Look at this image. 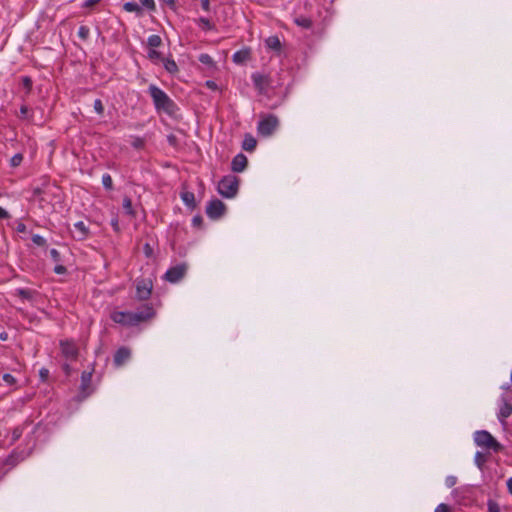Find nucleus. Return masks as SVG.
<instances>
[{"label":"nucleus","instance_id":"ea45409f","mask_svg":"<svg viewBox=\"0 0 512 512\" xmlns=\"http://www.w3.org/2000/svg\"><path fill=\"white\" fill-rule=\"evenodd\" d=\"M488 511L489 512H500V507L497 502L493 500L488 501Z\"/></svg>","mask_w":512,"mask_h":512},{"label":"nucleus","instance_id":"58836bf2","mask_svg":"<svg viewBox=\"0 0 512 512\" xmlns=\"http://www.w3.org/2000/svg\"><path fill=\"white\" fill-rule=\"evenodd\" d=\"M141 6L149 9L154 10L155 9V2L154 0H139Z\"/></svg>","mask_w":512,"mask_h":512},{"label":"nucleus","instance_id":"423d86ee","mask_svg":"<svg viewBox=\"0 0 512 512\" xmlns=\"http://www.w3.org/2000/svg\"><path fill=\"white\" fill-rule=\"evenodd\" d=\"M135 298L139 301L148 300L152 294L153 281L151 278H137L135 280Z\"/></svg>","mask_w":512,"mask_h":512},{"label":"nucleus","instance_id":"20e7f679","mask_svg":"<svg viewBox=\"0 0 512 512\" xmlns=\"http://www.w3.org/2000/svg\"><path fill=\"white\" fill-rule=\"evenodd\" d=\"M239 179L235 175H226L218 183L217 190L225 198H233L238 193Z\"/></svg>","mask_w":512,"mask_h":512},{"label":"nucleus","instance_id":"9d476101","mask_svg":"<svg viewBox=\"0 0 512 512\" xmlns=\"http://www.w3.org/2000/svg\"><path fill=\"white\" fill-rule=\"evenodd\" d=\"M61 352L66 359L75 360L78 356V348L72 341H61L60 342Z\"/></svg>","mask_w":512,"mask_h":512},{"label":"nucleus","instance_id":"39448f33","mask_svg":"<svg viewBox=\"0 0 512 512\" xmlns=\"http://www.w3.org/2000/svg\"><path fill=\"white\" fill-rule=\"evenodd\" d=\"M279 126V119L274 114H264L260 116L257 132L263 137L271 136Z\"/></svg>","mask_w":512,"mask_h":512},{"label":"nucleus","instance_id":"f257e3e1","mask_svg":"<svg viewBox=\"0 0 512 512\" xmlns=\"http://www.w3.org/2000/svg\"><path fill=\"white\" fill-rule=\"evenodd\" d=\"M156 312L151 304H144L136 312L113 311L110 318L113 322L125 327H134L154 318Z\"/></svg>","mask_w":512,"mask_h":512},{"label":"nucleus","instance_id":"a211bd4d","mask_svg":"<svg viewBox=\"0 0 512 512\" xmlns=\"http://www.w3.org/2000/svg\"><path fill=\"white\" fill-rule=\"evenodd\" d=\"M294 23L303 28V29H311L313 26V22L311 18L300 15L294 18Z\"/></svg>","mask_w":512,"mask_h":512},{"label":"nucleus","instance_id":"f704fd0d","mask_svg":"<svg viewBox=\"0 0 512 512\" xmlns=\"http://www.w3.org/2000/svg\"><path fill=\"white\" fill-rule=\"evenodd\" d=\"M2 379L3 381L8 385V386H13L16 384L17 380L16 378L9 374V373H5L3 376H2Z\"/></svg>","mask_w":512,"mask_h":512},{"label":"nucleus","instance_id":"473e14b6","mask_svg":"<svg viewBox=\"0 0 512 512\" xmlns=\"http://www.w3.org/2000/svg\"><path fill=\"white\" fill-rule=\"evenodd\" d=\"M148 58L151 60V61H157V60H161L164 59L161 55L160 52L156 51L155 49H150L148 51Z\"/></svg>","mask_w":512,"mask_h":512},{"label":"nucleus","instance_id":"0eeeda50","mask_svg":"<svg viewBox=\"0 0 512 512\" xmlns=\"http://www.w3.org/2000/svg\"><path fill=\"white\" fill-rule=\"evenodd\" d=\"M187 269L186 263L177 264L166 271L164 279L170 283H177L186 275Z\"/></svg>","mask_w":512,"mask_h":512},{"label":"nucleus","instance_id":"393cba45","mask_svg":"<svg viewBox=\"0 0 512 512\" xmlns=\"http://www.w3.org/2000/svg\"><path fill=\"white\" fill-rule=\"evenodd\" d=\"M147 44L150 48H157L162 44V39L159 35L153 34L148 37Z\"/></svg>","mask_w":512,"mask_h":512},{"label":"nucleus","instance_id":"3c124183","mask_svg":"<svg viewBox=\"0 0 512 512\" xmlns=\"http://www.w3.org/2000/svg\"><path fill=\"white\" fill-rule=\"evenodd\" d=\"M10 214L0 206V219H8Z\"/></svg>","mask_w":512,"mask_h":512},{"label":"nucleus","instance_id":"ddd939ff","mask_svg":"<svg viewBox=\"0 0 512 512\" xmlns=\"http://www.w3.org/2000/svg\"><path fill=\"white\" fill-rule=\"evenodd\" d=\"M501 402L497 416L499 421L505 424L506 419L512 414V404L505 397L501 398Z\"/></svg>","mask_w":512,"mask_h":512},{"label":"nucleus","instance_id":"c756f323","mask_svg":"<svg viewBox=\"0 0 512 512\" xmlns=\"http://www.w3.org/2000/svg\"><path fill=\"white\" fill-rule=\"evenodd\" d=\"M89 35H90L89 27H87L85 25H82L79 27V29H78L79 38H81L83 41H86L89 38Z\"/></svg>","mask_w":512,"mask_h":512},{"label":"nucleus","instance_id":"5701e85b","mask_svg":"<svg viewBox=\"0 0 512 512\" xmlns=\"http://www.w3.org/2000/svg\"><path fill=\"white\" fill-rule=\"evenodd\" d=\"M122 206L127 215H129L131 217H135V211L132 206V200L128 196H125L123 198Z\"/></svg>","mask_w":512,"mask_h":512},{"label":"nucleus","instance_id":"09e8293b","mask_svg":"<svg viewBox=\"0 0 512 512\" xmlns=\"http://www.w3.org/2000/svg\"><path fill=\"white\" fill-rule=\"evenodd\" d=\"M200 3L203 10L207 12L210 10V0H200Z\"/></svg>","mask_w":512,"mask_h":512},{"label":"nucleus","instance_id":"37998d69","mask_svg":"<svg viewBox=\"0 0 512 512\" xmlns=\"http://www.w3.org/2000/svg\"><path fill=\"white\" fill-rule=\"evenodd\" d=\"M457 483V478L455 476H448L445 479V484L447 487L451 488Z\"/></svg>","mask_w":512,"mask_h":512},{"label":"nucleus","instance_id":"13d9d810","mask_svg":"<svg viewBox=\"0 0 512 512\" xmlns=\"http://www.w3.org/2000/svg\"><path fill=\"white\" fill-rule=\"evenodd\" d=\"M112 225H113V227H114L115 229H118V221H117V220L113 221V222H112Z\"/></svg>","mask_w":512,"mask_h":512},{"label":"nucleus","instance_id":"72a5a7b5","mask_svg":"<svg viewBox=\"0 0 512 512\" xmlns=\"http://www.w3.org/2000/svg\"><path fill=\"white\" fill-rule=\"evenodd\" d=\"M486 462V457L482 452H476L475 454V463L479 468H482L484 463Z\"/></svg>","mask_w":512,"mask_h":512},{"label":"nucleus","instance_id":"f8f14e48","mask_svg":"<svg viewBox=\"0 0 512 512\" xmlns=\"http://www.w3.org/2000/svg\"><path fill=\"white\" fill-rule=\"evenodd\" d=\"M131 357V350L127 347H120L114 354L113 363L116 367L124 365Z\"/></svg>","mask_w":512,"mask_h":512},{"label":"nucleus","instance_id":"e433bc0d","mask_svg":"<svg viewBox=\"0 0 512 512\" xmlns=\"http://www.w3.org/2000/svg\"><path fill=\"white\" fill-rule=\"evenodd\" d=\"M50 257L55 263H60L62 261L60 252L55 248L50 250Z\"/></svg>","mask_w":512,"mask_h":512},{"label":"nucleus","instance_id":"6e6d98bb","mask_svg":"<svg viewBox=\"0 0 512 512\" xmlns=\"http://www.w3.org/2000/svg\"><path fill=\"white\" fill-rule=\"evenodd\" d=\"M48 374H49V371L47 369H41L40 370V375L41 377L44 379V378H47L48 377Z\"/></svg>","mask_w":512,"mask_h":512},{"label":"nucleus","instance_id":"dca6fc26","mask_svg":"<svg viewBox=\"0 0 512 512\" xmlns=\"http://www.w3.org/2000/svg\"><path fill=\"white\" fill-rule=\"evenodd\" d=\"M233 61L236 64H243L247 60L250 59V50L249 49H242L239 51H236L232 56Z\"/></svg>","mask_w":512,"mask_h":512},{"label":"nucleus","instance_id":"8fccbe9b","mask_svg":"<svg viewBox=\"0 0 512 512\" xmlns=\"http://www.w3.org/2000/svg\"><path fill=\"white\" fill-rule=\"evenodd\" d=\"M26 230H27V227H26V225H25L24 223L19 222V223L17 224V226H16V231H17V232H19V233H24V232H26Z\"/></svg>","mask_w":512,"mask_h":512},{"label":"nucleus","instance_id":"c9c22d12","mask_svg":"<svg viewBox=\"0 0 512 512\" xmlns=\"http://www.w3.org/2000/svg\"><path fill=\"white\" fill-rule=\"evenodd\" d=\"M198 59L202 64H205V65L213 64V59L209 54H205V53L200 54Z\"/></svg>","mask_w":512,"mask_h":512},{"label":"nucleus","instance_id":"4468645a","mask_svg":"<svg viewBox=\"0 0 512 512\" xmlns=\"http://www.w3.org/2000/svg\"><path fill=\"white\" fill-rule=\"evenodd\" d=\"M247 164H248L247 157L244 154L239 153L232 159L231 169L233 172L239 173V172H242L246 168Z\"/></svg>","mask_w":512,"mask_h":512},{"label":"nucleus","instance_id":"f3484780","mask_svg":"<svg viewBox=\"0 0 512 512\" xmlns=\"http://www.w3.org/2000/svg\"><path fill=\"white\" fill-rule=\"evenodd\" d=\"M74 228L77 232V239L84 240L89 235V229L83 221H78L74 224Z\"/></svg>","mask_w":512,"mask_h":512},{"label":"nucleus","instance_id":"c03bdc74","mask_svg":"<svg viewBox=\"0 0 512 512\" xmlns=\"http://www.w3.org/2000/svg\"><path fill=\"white\" fill-rule=\"evenodd\" d=\"M202 224H203V219H202V217H201V216L197 215V216H194V217H193V219H192V225H193L194 227L199 228V227H201V226H202Z\"/></svg>","mask_w":512,"mask_h":512},{"label":"nucleus","instance_id":"f03ea898","mask_svg":"<svg viewBox=\"0 0 512 512\" xmlns=\"http://www.w3.org/2000/svg\"><path fill=\"white\" fill-rule=\"evenodd\" d=\"M148 92L157 110H162L168 114L174 112V101L162 89L154 84H151L148 88Z\"/></svg>","mask_w":512,"mask_h":512},{"label":"nucleus","instance_id":"6e6552de","mask_svg":"<svg viewBox=\"0 0 512 512\" xmlns=\"http://www.w3.org/2000/svg\"><path fill=\"white\" fill-rule=\"evenodd\" d=\"M226 212V205L219 199H213L206 206V214L210 219L221 218Z\"/></svg>","mask_w":512,"mask_h":512},{"label":"nucleus","instance_id":"bb28decb","mask_svg":"<svg viewBox=\"0 0 512 512\" xmlns=\"http://www.w3.org/2000/svg\"><path fill=\"white\" fill-rule=\"evenodd\" d=\"M18 117L22 120H29L32 118V112L27 105H21Z\"/></svg>","mask_w":512,"mask_h":512},{"label":"nucleus","instance_id":"1a4fd4ad","mask_svg":"<svg viewBox=\"0 0 512 512\" xmlns=\"http://www.w3.org/2000/svg\"><path fill=\"white\" fill-rule=\"evenodd\" d=\"M251 79L253 81L255 89L258 91L259 94L267 93L271 85V79L268 75L256 72L252 74Z\"/></svg>","mask_w":512,"mask_h":512},{"label":"nucleus","instance_id":"c85d7f7f","mask_svg":"<svg viewBox=\"0 0 512 512\" xmlns=\"http://www.w3.org/2000/svg\"><path fill=\"white\" fill-rule=\"evenodd\" d=\"M102 184L106 190H112L113 189V180L110 174H104L102 176Z\"/></svg>","mask_w":512,"mask_h":512},{"label":"nucleus","instance_id":"49530a36","mask_svg":"<svg viewBox=\"0 0 512 512\" xmlns=\"http://www.w3.org/2000/svg\"><path fill=\"white\" fill-rule=\"evenodd\" d=\"M205 86L211 90H217L218 89V85L215 81L213 80H207L205 82Z\"/></svg>","mask_w":512,"mask_h":512},{"label":"nucleus","instance_id":"5fc2aeb1","mask_svg":"<svg viewBox=\"0 0 512 512\" xmlns=\"http://www.w3.org/2000/svg\"><path fill=\"white\" fill-rule=\"evenodd\" d=\"M133 146H134L135 148H140V147H142V146H143V141H142L141 139H139V138H138V139L133 143Z\"/></svg>","mask_w":512,"mask_h":512},{"label":"nucleus","instance_id":"4be33fe9","mask_svg":"<svg viewBox=\"0 0 512 512\" xmlns=\"http://www.w3.org/2000/svg\"><path fill=\"white\" fill-rule=\"evenodd\" d=\"M35 294L36 292L31 289L19 288L16 290V295L26 300H32Z\"/></svg>","mask_w":512,"mask_h":512},{"label":"nucleus","instance_id":"7c9ffc66","mask_svg":"<svg viewBox=\"0 0 512 512\" xmlns=\"http://www.w3.org/2000/svg\"><path fill=\"white\" fill-rule=\"evenodd\" d=\"M32 242L37 245V246H40V247H44L47 245V241L44 237H42L41 235H38V234H35L32 236Z\"/></svg>","mask_w":512,"mask_h":512},{"label":"nucleus","instance_id":"a18cd8bd","mask_svg":"<svg viewBox=\"0 0 512 512\" xmlns=\"http://www.w3.org/2000/svg\"><path fill=\"white\" fill-rule=\"evenodd\" d=\"M434 512H451L450 507L447 504L441 503L439 504Z\"/></svg>","mask_w":512,"mask_h":512},{"label":"nucleus","instance_id":"79ce46f5","mask_svg":"<svg viewBox=\"0 0 512 512\" xmlns=\"http://www.w3.org/2000/svg\"><path fill=\"white\" fill-rule=\"evenodd\" d=\"M57 265L54 267V272L56 274H59V275H62V274H65L67 272V269L64 265L60 264V263H56Z\"/></svg>","mask_w":512,"mask_h":512},{"label":"nucleus","instance_id":"cd10ccee","mask_svg":"<svg viewBox=\"0 0 512 512\" xmlns=\"http://www.w3.org/2000/svg\"><path fill=\"white\" fill-rule=\"evenodd\" d=\"M21 82H22V86L24 87V89L26 90V95L30 94L31 90H32V85H33V82H32V79L31 77L29 76H23L21 78Z\"/></svg>","mask_w":512,"mask_h":512},{"label":"nucleus","instance_id":"4d7b16f0","mask_svg":"<svg viewBox=\"0 0 512 512\" xmlns=\"http://www.w3.org/2000/svg\"><path fill=\"white\" fill-rule=\"evenodd\" d=\"M41 193V190L40 188H35L34 191H33V194L36 196V195H39Z\"/></svg>","mask_w":512,"mask_h":512},{"label":"nucleus","instance_id":"2eb2a0df","mask_svg":"<svg viewBox=\"0 0 512 512\" xmlns=\"http://www.w3.org/2000/svg\"><path fill=\"white\" fill-rule=\"evenodd\" d=\"M180 196L182 201L188 208L194 209L196 207L195 195L193 192L183 190Z\"/></svg>","mask_w":512,"mask_h":512},{"label":"nucleus","instance_id":"aec40b11","mask_svg":"<svg viewBox=\"0 0 512 512\" xmlns=\"http://www.w3.org/2000/svg\"><path fill=\"white\" fill-rule=\"evenodd\" d=\"M162 62H163L165 70L168 73L174 75L178 72V70H179L178 65L176 64V62L173 59L164 58V59H162Z\"/></svg>","mask_w":512,"mask_h":512},{"label":"nucleus","instance_id":"412c9836","mask_svg":"<svg viewBox=\"0 0 512 512\" xmlns=\"http://www.w3.org/2000/svg\"><path fill=\"white\" fill-rule=\"evenodd\" d=\"M256 144L257 142L253 136L246 135L242 144V148L245 151L252 152L256 148Z\"/></svg>","mask_w":512,"mask_h":512},{"label":"nucleus","instance_id":"6ab92c4d","mask_svg":"<svg viewBox=\"0 0 512 512\" xmlns=\"http://www.w3.org/2000/svg\"><path fill=\"white\" fill-rule=\"evenodd\" d=\"M265 44L271 50H275V51H280L281 50V42H280V39L278 38V36H270V37H268L265 40Z\"/></svg>","mask_w":512,"mask_h":512},{"label":"nucleus","instance_id":"de8ad7c7","mask_svg":"<svg viewBox=\"0 0 512 512\" xmlns=\"http://www.w3.org/2000/svg\"><path fill=\"white\" fill-rule=\"evenodd\" d=\"M144 253L147 257H150L152 255L153 249L150 246V244L146 243L143 247Z\"/></svg>","mask_w":512,"mask_h":512},{"label":"nucleus","instance_id":"864d4df0","mask_svg":"<svg viewBox=\"0 0 512 512\" xmlns=\"http://www.w3.org/2000/svg\"><path fill=\"white\" fill-rule=\"evenodd\" d=\"M507 489H508V492L512 495V477H510L507 480Z\"/></svg>","mask_w":512,"mask_h":512},{"label":"nucleus","instance_id":"9b49d317","mask_svg":"<svg viewBox=\"0 0 512 512\" xmlns=\"http://www.w3.org/2000/svg\"><path fill=\"white\" fill-rule=\"evenodd\" d=\"M92 371H84L81 375L80 393L82 398L88 397L92 393L91 388Z\"/></svg>","mask_w":512,"mask_h":512},{"label":"nucleus","instance_id":"4c0bfd02","mask_svg":"<svg viewBox=\"0 0 512 512\" xmlns=\"http://www.w3.org/2000/svg\"><path fill=\"white\" fill-rule=\"evenodd\" d=\"M94 109L99 115L104 113V105L100 99L94 101Z\"/></svg>","mask_w":512,"mask_h":512},{"label":"nucleus","instance_id":"b1692460","mask_svg":"<svg viewBox=\"0 0 512 512\" xmlns=\"http://www.w3.org/2000/svg\"><path fill=\"white\" fill-rule=\"evenodd\" d=\"M123 9L127 12H135L137 14L141 13V6L136 2H126L123 5Z\"/></svg>","mask_w":512,"mask_h":512},{"label":"nucleus","instance_id":"7ed1b4c3","mask_svg":"<svg viewBox=\"0 0 512 512\" xmlns=\"http://www.w3.org/2000/svg\"><path fill=\"white\" fill-rule=\"evenodd\" d=\"M474 442L477 446L487 450H491L495 453L503 450V445L499 443L491 433L486 430H479L474 433Z\"/></svg>","mask_w":512,"mask_h":512},{"label":"nucleus","instance_id":"a19ab883","mask_svg":"<svg viewBox=\"0 0 512 512\" xmlns=\"http://www.w3.org/2000/svg\"><path fill=\"white\" fill-rule=\"evenodd\" d=\"M22 435V429L20 427H16L12 431V443L16 442Z\"/></svg>","mask_w":512,"mask_h":512},{"label":"nucleus","instance_id":"603ef678","mask_svg":"<svg viewBox=\"0 0 512 512\" xmlns=\"http://www.w3.org/2000/svg\"><path fill=\"white\" fill-rule=\"evenodd\" d=\"M100 0H86L84 3H83V7H92L94 6L96 3H98Z\"/></svg>","mask_w":512,"mask_h":512},{"label":"nucleus","instance_id":"2f4dec72","mask_svg":"<svg viewBox=\"0 0 512 512\" xmlns=\"http://www.w3.org/2000/svg\"><path fill=\"white\" fill-rule=\"evenodd\" d=\"M23 161V155L21 153H16L11 159H10V165L12 167H18Z\"/></svg>","mask_w":512,"mask_h":512},{"label":"nucleus","instance_id":"a878e982","mask_svg":"<svg viewBox=\"0 0 512 512\" xmlns=\"http://www.w3.org/2000/svg\"><path fill=\"white\" fill-rule=\"evenodd\" d=\"M198 24L205 31L213 30L215 28V25L208 18L204 17L198 19Z\"/></svg>","mask_w":512,"mask_h":512}]
</instances>
